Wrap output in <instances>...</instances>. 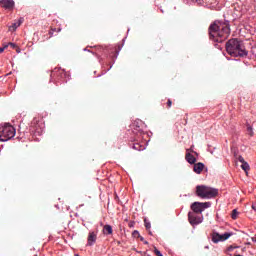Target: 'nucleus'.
<instances>
[{
  "mask_svg": "<svg viewBox=\"0 0 256 256\" xmlns=\"http://www.w3.org/2000/svg\"><path fill=\"white\" fill-rule=\"evenodd\" d=\"M21 23H23V18H20L18 20V22L13 23L10 27H9V31H16L17 27H21Z\"/></svg>",
  "mask_w": 256,
  "mask_h": 256,
  "instance_id": "nucleus-13",
  "label": "nucleus"
},
{
  "mask_svg": "<svg viewBox=\"0 0 256 256\" xmlns=\"http://www.w3.org/2000/svg\"><path fill=\"white\" fill-rule=\"evenodd\" d=\"M154 253L157 256H163V254H161V251H159L157 248L154 249Z\"/></svg>",
  "mask_w": 256,
  "mask_h": 256,
  "instance_id": "nucleus-23",
  "label": "nucleus"
},
{
  "mask_svg": "<svg viewBox=\"0 0 256 256\" xmlns=\"http://www.w3.org/2000/svg\"><path fill=\"white\" fill-rule=\"evenodd\" d=\"M144 225H145V228L147 229V231H149V229H151V222H148L147 219H144Z\"/></svg>",
  "mask_w": 256,
  "mask_h": 256,
  "instance_id": "nucleus-19",
  "label": "nucleus"
},
{
  "mask_svg": "<svg viewBox=\"0 0 256 256\" xmlns=\"http://www.w3.org/2000/svg\"><path fill=\"white\" fill-rule=\"evenodd\" d=\"M96 241H97V232H89L87 245H89V247H92V245H95Z\"/></svg>",
  "mask_w": 256,
  "mask_h": 256,
  "instance_id": "nucleus-9",
  "label": "nucleus"
},
{
  "mask_svg": "<svg viewBox=\"0 0 256 256\" xmlns=\"http://www.w3.org/2000/svg\"><path fill=\"white\" fill-rule=\"evenodd\" d=\"M246 127L248 135H250V137H253V135H255V133L253 132V127L249 125V123L246 124Z\"/></svg>",
  "mask_w": 256,
  "mask_h": 256,
  "instance_id": "nucleus-17",
  "label": "nucleus"
},
{
  "mask_svg": "<svg viewBox=\"0 0 256 256\" xmlns=\"http://www.w3.org/2000/svg\"><path fill=\"white\" fill-rule=\"evenodd\" d=\"M133 237H141V235L139 234V231L135 230L133 233H132Z\"/></svg>",
  "mask_w": 256,
  "mask_h": 256,
  "instance_id": "nucleus-24",
  "label": "nucleus"
},
{
  "mask_svg": "<svg viewBox=\"0 0 256 256\" xmlns=\"http://www.w3.org/2000/svg\"><path fill=\"white\" fill-rule=\"evenodd\" d=\"M226 51L231 57H247L248 52L243 41L232 38L226 43Z\"/></svg>",
  "mask_w": 256,
  "mask_h": 256,
  "instance_id": "nucleus-2",
  "label": "nucleus"
},
{
  "mask_svg": "<svg viewBox=\"0 0 256 256\" xmlns=\"http://www.w3.org/2000/svg\"><path fill=\"white\" fill-rule=\"evenodd\" d=\"M233 249H239V246H233V245H231V246H229V247L227 248V251L231 252V251H233Z\"/></svg>",
  "mask_w": 256,
  "mask_h": 256,
  "instance_id": "nucleus-20",
  "label": "nucleus"
},
{
  "mask_svg": "<svg viewBox=\"0 0 256 256\" xmlns=\"http://www.w3.org/2000/svg\"><path fill=\"white\" fill-rule=\"evenodd\" d=\"M237 215H239V212L237 211V209H234L232 211L231 218L232 219H237Z\"/></svg>",
  "mask_w": 256,
  "mask_h": 256,
  "instance_id": "nucleus-18",
  "label": "nucleus"
},
{
  "mask_svg": "<svg viewBox=\"0 0 256 256\" xmlns=\"http://www.w3.org/2000/svg\"><path fill=\"white\" fill-rule=\"evenodd\" d=\"M9 46H10L9 44H4L2 49H4V51H5V49H7V47H9Z\"/></svg>",
  "mask_w": 256,
  "mask_h": 256,
  "instance_id": "nucleus-28",
  "label": "nucleus"
},
{
  "mask_svg": "<svg viewBox=\"0 0 256 256\" xmlns=\"http://www.w3.org/2000/svg\"><path fill=\"white\" fill-rule=\"evenodd\" d=\"M76 256H79V254H76Z\"/></svg>",
  "mask_w": 256,
  "mask_h": 256,
  "instance_id": "nucleus-38",
  "label": "nucleus"
},
{
  "mask_svg": "<svg viewBox=\"0 0 256 256\" xmlns=\"http://www.w3.org/2000/svg\"><path fill=\"white\" fill-rule=\"evenodd\" d=\"M197 3H201V0H196Z\"/></svg>",
  "mask_w": 256,
  "mask_h": 256,
  "instance_id": "nucleus-33",
  "label": "nucleus"
},
{
  "mask_svg": "<svg viewBox=\"0 0 256 256\" xmlns=\"http://www.w3.org/2000/svg\"><path fill=\"white\" fill-rule=\"evenodd\" d=\"M0 7L7 9L8 11H13L15 9V1L13 0H0Z\"/></svg>",
  "mask_w": 256,
  "mask_h": 256,
  "instance_id": "nucleus-8",
  "label": "nucleus"
},
{
  "mask_svg": "<svg viewBox=\"0 0 256 256\" xmlns=\"http://www.w3.org/2000/svg\"><path fill=\"white\" fill-rule=\"evenodd\" d=\"M5 51V48H0V54L3 53Z\"/></svg>",
  "mask_w": 256,
  "mask_h": 256,
  "instance_id": "nucleus-31",
  "label": "nucleus"
},
{
  "mask_svg": "<svg viewBox=\"0 0 256 256\" xmlns=\"http://www.w3.org/2000/svg\"><path fill=\"white\" fill-rule=\"evenodd\" d=\"M188 221L192 226L200 225V223H203V216H198L195 212H189Z\"/></svg>",
  "mask_w": 256,
  "mask_h": 256,
  "instance_id": "nucleus-7",
  "label": "nucleus"
},
{
  "mask_svg": "<svg viewBox=\"0 0 256 256\" xmlns=\"http://www.w3.org/2000/svg\"><path fill=\"white\" fill-rule=\"evenodd\" d=\"M236 159H237V161H239L240 163H244V162H245V158H243V156H237Z\"/></svg>",
  "mask_w": 256,
  "mask_h": 256,
  "instance_id": "nucleus-22",
  "label": "nucleus"
},
{
  "mask_svg": "<svg viewBox=\"0 0 256 256\" xmlns=\"http://www.w3.org/2000/svg\"><path fill=\"white\" fill-rule=\"evenodd\" d=\"M56 73H58V75H61V76L63 77V75H65V70H63V69H58V70L56 71Z\"/></svg>",
  "mask_w": 256,
  "mask_h": 256,
  "instance_id": "nucleus-21",
  "label": "nucleus"
},
{
  "mask_svg": "<svg viewBox=\"0 0 256 256\" xmlns=\"http://www.w3.org/2000/svg\"><path fill=\"white\" fill-rule=\"evenodd\" d=\"M140 241H145V238L140 236Z\"/></svg>",
  "mask_w": 256,
  "mask_h": 256,
  "instance_id": "nucleus-32",
  "label": "nucleus"
},
{
  "mask_svg": "<svg viewBox=\"0 0 256 256\" xmlns=\"http://www.w3.org/2000/svg\"><path fill=\"white\" fill-rule=\"evenodd\" d=\"M233 233L231 232H226L224 234H219V232H213L211 234V239L214 243H219L221 241H227V239H229V237H232Z\"/></svg>",
  "mask_w": 256,
  "mask_h": 256,
  "instance_id": "nucleus-6",
  "label": "nucleus"
},
{
  "mask_svg": "<svg viewBox=\"0 0 256 256\" xmlns=\"http://www.w3.org/2000/svg\"><path fill=\"white\" fill-rule=\"evenodd\" d=\"M52 31H57V29H52Z\"/></svg>",
  "mask_w": 256,
  "mask_h": 256,
  "instance_id": "nucleus-37",
  "label": "nucleus"
},
{
  "mask_svg": "<svg viewBox=\"0 0 256 256\" xmlns=\"http://www.w3.org/2000/svg\"><path fill=\"white\" fill-rule=\"evenodd\" d=\"M144 243H145V245H147V244H148V242H147V241H144Z\"/></svg>",
  "mask_w": 256,
  "mask_h": 256,
  "instance_id": "nucleus-35",
  "label": "nucleus"
},
{
  "mask_svg": "<svg viewBox=\"0 0 256 256\" xmlns=\"http://www.w3.org/2000/svg\"><path fill=\"white\" fill-rule=\"evenodd\" d=\"M16 53H21V48H19L18 46L15 48Z\"/></svg>",
  "mask_w": 256,
  "mask_h": 256,
  "instance_id": "nucleus-27",
  "label": "nucleus"
},
{
  "mask_svg": "<svg viewBox=\"0 0 256 256\" xmlns=\"http://www.w3.org/2000/svg\"><path fill=\"white\" fill-rule=\"evenodd\" d=\"M211 207V202H194L191 204L190 209L193 213L201 215L204 209H209Z\"/></svg>",
  "mask_w": 256,
  "mask_h": 256,
  "instance_id": "nucleus-5",
  "label": "nucleus"
},
{
  "mask_svg": "<svg viewBox=\"0 0 256 256\" xmlns=\"http://www.w3.org/2000/svg\"><path fill=\"white\" fill-rule=\"evenodd\" d=\"M205 249H209V246H206Z\"/></svg>",
  "mask_w": 256,
  "mask_h": 256,
  "instance_id": "nucleus-36",
  "label": "nucleus"
},
{
  "mask_svg": "<svg viewBox=\"0 0 256 256\" xmlns=\"http://www.w3.org/2000/svg\"><path fill=\"white\" fill-rule=\"evenodd\" d=\"M252 209L256 211V203L252 205Z\"/></svg>",
  "mask_w": 256,
  "mask_h": 256,
  "instance_id": "nucleus-30",
  "label": "nucleus"
},
{
  "mask_svg": "<svg viewBox=\"0 0 256 256\" xmlns=\"http://www.w3.org/2000/svg\"><path fill=\"white\" fill-rule=\"evenodd\" d=\"M189 151H191V153H197V152L193 151V149H187V153H189Z\"/></svg>",
  "mask_w": 256,
  "mask_h": 256,
  "instance_id": "nucleus-29",
  "label": "nucleus"
},
{
  "mask_svg": "<svg viewBox=\"0 0 256 256\" xmlns=\"http://www.w3.org/2000/svg\"><path fill=\"white\" fill-rule=\"evenodd\" d=\"M203 169H205V164L198 162V163H194V168L193 171L194 173H197V175H201V173L203 172Z\"/></svg>",
  "mask_w": 256,
  "mask_h": 256,
  "instance_id": "nucleus-10",
  "label": "nucleus"
},
{
  "mask_svg": "<svg viewBox=\"0 0 256 256\" xmlns=\"http://www.w3.org/2000/svg\"><path fill=\"white\" fill-rule=\"evenodd\" d=\"M171 105H173V102L171 101V99H168L167 101L168 109L171 108Z\"/></svg>",
  "mask_w": 256,
  "mask_h": 256,
  "instance_id": "nucleus-26",
  "label": "nucleus"
},
{
  "mask_svg": "<svg viewBox=\"0 0 256 256\" xmlns=\"http://www.w3.org/2000/svg\"><path fill=\"white\" fill-rule=\"evenodd\" d=\"M15 128L9 124H4L0 126V141H9V139H13L15 137Z\"/></svg>",
  "mask_w": 256,
  "mask_h": 256,
  "instance_id": "nucleus-4",
  "label": "nucleus"
},
{
  "mask_svg": "<svg viewBox=\"0 0 256 256\" xmlns=\"http://www.w3.org/2000/svg\"><path fill=\"white\" fill-rule=\"evenodd\" d=\"M8 45H9L10 47H12V49H16V47H17V44L12 43V42H9Z\"/></svg>",
  "mask_w": 256,
  "mask_h": 256,
  "instance_id": "nucleus-25",
  "label": "nucleus"
},
{
  "mask_svg": "<svg viewBox=\"0 0 256 256\" xmlns=\"http://www.w3.org/2000/svg\"><path fill=\"white\" fill-rule=\"evenodd\" d=\"M132 148L135 151H143L145 149V145H141V144H139V142H136V143L132 144Z\"/></svg>",
  "mask_w": 256,
  "mask_h": 256,
  "instance_id": "nucleus-15",
  "label": "nucleus"
},
{
  "mask_svg": "<svg viewBox=\"0 0 256 256\" xmlns=\"http://www.w3.org/2000/svg\"><path fill=\"white\" fill-rule=\"evenodd\" d=\"M196 195L201 199H212V197L219 195V190L201 185L196 187Z\"/></svg>",
  "mask_w": 256,
  "mask_h": 256,
  "instance_id": "nucleus-3",
  "label": "nucleus"
},
{
  "mask_svg": "<svg viewBox=\"0 0 256 256\" xmlns=\"http://www.w3.org/2000/svg\"><path fill=\"white\" fill-rule=\"evenodd\" d=\"M185 159L188 163H190V165H195V163H197V158H195L191 152L186 153Z\"/></svg>",
  "mask_w": 256,
  "mask_h": 256,
  "instance_id": "nucleus-11",
  "label": "nucleus"
},
{
  "mask_svg": "<svg viewBox=\"0 0 256 256\" xmlns=\"http://www.w3.org/2000/svg\"><path fill=\"white\" fill-rule=\"evenodd\" d=\"M30 131H32V133H40L39 126H38V121L36 119H34L31 122Z\"/></svg>",
  "mask_w": 256,
  "mask_h": 256,
  "instance_id": "nucleus-12",
  "label": "nucleus"
},
{
  "mask_svg": "<svg viewBox=\"0 0 256 256\" xmlns=\"http://www.w3.org/2000/svg\"><path fill=\"white\" fill-rule=\"evenodd\" d=\"M241 169H243V171H245V173H249L251 167L249 166V163H247L246 161L242 162L241 164Z\"/></svg>",
  "mask_w": 256,
  "mask_h": 256,
  "instance_id": "nucleus-16",
  "label": "nucleus"
},
{
  "mask_svg": "<svg viewBox=\"0 0 256 256\" xmlns=\"http://www.w3.org/2000/svg\"><path fill=\"white\" fill-rule=\"evenodd\" d=\"M210 39L215 43H223L229 35H231V28L229 24L221 21H214L208 28Z\"/></svg>",
  "mask_w": 256,
  "mask_h": 256,
  "instance_id": "nucleus-1",
  "label": "nucleus"
},
{
  "mask_svg": "<svg viewBox=\"0 0 256 256\" xmlns=\"http://www.w3.org/2000/svg\"><path fill=\"white\" fill-rule=\"evenodd\" d=\"M103 233L104 235H113V227L111 225H105L103 227Z\"/></svg>",
  "mask_w": 256,
  "mask_h": 256,
  "instance_id": "nucleus-14",
  "label": "nucleus"
},
{
  "mask_svg": "<svg viewBox=\"0 0 256 256\" xmlns=\"http://www.w3.org/2000/svg\"><path fill=\"white\" fill-rule=\"evenodd\" d=\"M61 31V28H58L57 32L59 33Z\"/></svg>",
  "mask_w": 256,
  "mask_h": 256,
  "instance_id": "nucleus-34",
  "label": "nucleus"
}]
</instances>
